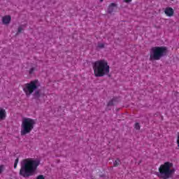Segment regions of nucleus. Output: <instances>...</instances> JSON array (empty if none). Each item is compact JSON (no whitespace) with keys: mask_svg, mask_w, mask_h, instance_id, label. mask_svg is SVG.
I'll return each instance as SVG.
<instances>
[{"mask_svg":"<svg viewBox=\"0 0 179 179\" xmlns=\"http://www.w3.org/2000/svg\"><path fill=\"white\" fill-rule=\"evenodd\" d=\"M38 166H40V161L38 159H33L31 158L24 159L21 162L20 176H22L24 178L30 177L37 170Z\"/></svg>","mask_w":179,"mask_h":179,"instance_id":"nucleus-1","label":"nucleus"},{"mask_svg":"<svg viewBox=\"0 0 179 179\" xmlns=\"http://www.w3.org/2000/svg\"><path fill=\"white\" fill-rule=\"evenodd\" d=\"M94 75L96 78H102L110 73V65L106 59H100L92 64Z\"/></svg>","mask_w":179,"mask_h":179,"instance_id":"nucleus-2","label":"nucleus"},{"mask_svg":"<svg viewBox=\"0 0 179 179\" xmlns=\"http://www.w3.org/2000/svg\"><path fill=\"white\" fill-rule=\"evenodd\" d=\"M174 164L170 162H166L161 164L158 169L156 176L159 179H169L173 177L176 173V169L173 168Z\"/></svg>","mask_w":179,"mask_h":179,"instance_id":"nucleus-3","label":"nucleus"},{"mask_svg":"<svg viewBox=\"0 0 179 179\" xmlns=\"http://www.w3.org/2000/svg\"><path fill=\"white\" fill-rule=\"evenodd\" d=\"M37 89H38V80H31V82L24 84L22 87V90L25 93L27 97L31 96V94L34 93V96L35 99H39L40 90H37Z\"/></svg>","mask_w":179,"mask_h":179,"instance_id":"nucleus-4","label":"nucleus"},{"mask_svg":"<svg viewBox=\"0 0 179 179\" xmlns=\"http://www.w3.org/2000/svg\"><path fill=\"white\" fill-rule=\"evenodd\" d=\"M34 125H36V120L34 119L29 117L23 118L21 124V136H24V135L30 134L34 129Z\"/></svg>","mask_w":179,"mask_h":179,"instance_id":"nucleus-5","label":"nucleus"},{"mask_svg":"<svg viewBox=\"0 0 179 179\" xmlns=\"http://www.w3.org/2000/svg\"><path fill=\"white\" fill-rule=\"evenodd\" d=\"M167 54V48L164 46H155L151 48L150 61H159L162 57Z\"/></svg>","mask_w":179,"mask_h":179,"instance_id":"nucleus-6","label":"nucleus"},{"mask_svg":"<svg viewBox=\"0 0 179 179\" xmlns=\"http://www.w3.org/2000/svg\"><path fill=\"white\" fill-rule=\"evenodd\" d=\"M164 13L166 16L171 17V16H173L174 15V10L171 7H167L164 10Z\"/></svg>","mask_w":179,"mask_h":179,"instance_id":"nucleus-7","label":"nucleus"},{"mask_svg":"<svg viewBox=\"0 0 179 179\" xmlns=\"http://www.w3.org/2000/svg\"><path fill=\"white\" fill-rule=\"evenodd\" d=\"M115 9H117V4L115 3H111L108 8V13H113Z\"/></svg>","mask_w":179,"mask_h":179,"instance_id":"nucleus-8","label":"nucleus"},{"mask_svg":"<svg viewBox=\"0 0 179 179\" xmlns=\"http://www.w3.org/2000/svg\"><path fill=\"white\" fill-rule=\"evenodd\" d=\"M6 118V110L3 108H0V120L3 121Z\"/></svg>","mask_w":179,"mask_h":179,"instance_id":"nucleus-9","label":"nucleus"},{"mask_svg":"<svg viewBox=\"0 0 179 179\" xmlns=\"http://www.w3.org/2000/svg\"><path fill=\"white\" fill-rule=\"evenodd\" d=\"M11 19L12 18L10 17V15H6V16L3 17L2 20H3V24H9V23H10Z\"/></svg>","mask_w":179,"mask_h":179,"instance_id":"nucleus-10","label":"nucleus"},{"mask_svg":"<svg viewBox=\"0 0 179 179\" xmlns=\"http://www.w3.org/2000/svg\"><path fill=\"white\" fill-rule=\"evenodd\" d=\"M121 164V160L120 159H116V160L113 162L114 167H118Z\"/></svg>","mask_w":179,"mask_h":179,"instance_id":"nucleus-11","label":"nucleus"},{"mask_svg":"<svg viewBox=\"0 0 179 179\" xmlns=\"http://www.w3.org/2000/svg\"><path fill=\"white\" fill-rule=\"evenodd\" d=\"M17 163H19V158H16V159L15 160L14 169H17Z\"/></svg>","mask_w":179,"mask_h":179,"instance_id":"nucleus-12","label":"nucleus"},{"mask_svg":"<svg viewBox=\"0 0 179 179\" xmlns=\"http://www.w3.org/2000/svg\"><path fill=\"white\" fill-rule=\"evenodd\" d=\"M114 101H115V99H113L112 100H110L108 103V106H113L114 104Z\"/></svg>","mask_w":179,"mask_h":179,"instance_id":"nucleus-13","label":"nucleus"},{"mask_svg":"<svg viewBox=\"0 0 179 179\" xmlns=\"http://www.w3.org/2000/svg\"><path fill=\"white\" fill-rule=\"evenodd\" d=\"M134 128L135 129H141V126L139 125V123H136Z\"/></svg>","mask_w":179,"mask_h":179,"instance_id":"nucleus-14","label":"nucleus"},{"mask_svg":"<svg viewBox=\"0 0 179 179\" xmlns=\"http://www.w3.org/2000/svg\"><path fill=\"white\" fill-rule=\"evenodd\" d=\"M34 71H36V69L34 67L31 68L29 70V75H31L34 72Z\"/></svg>","mask_w":179,"mask_h":179,"instance_id":"nucleus-15","label":"nucleus"},{"mask_svg":"<svg viewBox=\"0 0 179 179\" xmlns=\"http://www.w3.org/2000/svg\"><path fill=\"white\" fill-rule=\"evenodd\" d=\"M36 179H45V178L43 175H39L36 177Z\"/></svg>","mask_w":179,"mask_h":179,"instance_id":"nucleus-16","label":"nucleus"},{"mask_svg":"<svg viewBox=\"0 0 179 179\" xmlns=\"http://www.w3.org/2000/svg\"><path fill=\"white\" fill-rule=\"evenodd\" d=\"M99 48H104V43H98Z\"/></svg>","mask_w":179,"mask_h":179,"instance_id":"nucleus-17","label":"nucleus"},{"mask_svg":"<svg viewBox=\"0 0 179 179\" xmlns=\"http://www.w3.org/2000/svg\"><path fill=\"white\" fill-rule=\"evenodd\" d=\"M176 143L178 145V148H179V133L178 134Z\"/></svg>","mask_w":179,"mask_h":179,"instance_id":"nucleus-18","label":"nucleus"},{"mask_svg":"<svg viewBox=\"0 0 179 179\" xmlns=\"http://www.w3.org/2000/svg\"><path fill=\"white\" fill-rule=\"evenodd\" d=\"M23 31V28L22 27H18V33H22Z\"/></svg>","mask_w":179,"mask_h":179,"instance_id":"nucleus-19","label":"nucleus"},{"mask_svg":"<svg viewBox=\"0 0 179 179\" xmlns=\"http://www.w3.org/2000/svg\"><path fill=\"white\" fill-rule=\"evenodd\" d=\"M124 2H126V3H129V2H132V0H124Z\"/></svg>","mask_w":179,"mask_h":179,"instance_id":"nucleus-20","label":"nucleus"},{"mask_svg":"<svg viewBox=\"0 0 179 179\" xmlns=\"http://www.w3.org/2000/svg\"><path fill=\"white\" fill-rule=\"evenodd\" d=\"M1 173H2V166H0V174Z\"/></svg>","mask_w":179,"mask_h":179,"instance_id":"nucleus-21","label":"nucleus"},{"mask_svg":"<svg viewBox=\"0 0 179 179\" xmlns=\"http://www.w3.org/2000/svg\"><path fill=\"white\" fill-rule=\"evenodd\" d=\"M103 1H104V0H100V2H103Z\"/></svg>","mask_w":179,"mask_h":179,"instance_id":"nucleus-22","label":"nucleus"},{"mask_svg":"<svg viewBox=\"0 0 179 179\" xmlns=\"http://www.w3.org/2000/svg\"><path fill=\"white\" fill-rule=\"evenodd\" d=\"M171 1H174V0H171Z\"/></svg>","mask_w":179,"mask_h":179,"instance_id":"nucleus-23","label":"nucleus"}]
</instances>
